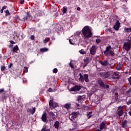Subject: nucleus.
I'll use <instances>...</instances> for the list:
<instances>
[{"label":"nucleus","instance_id":"nucleus-1","mask_svg":"<svg viewBox=\"0 0 131 131\" xmlns=\"http://www.w3.org/2000/svg\"><path fill=\"white\" fill-rule=\"evenodd\" d=\"M82 34L84 38H90L93 35L92 31L88 26H85L82 29Z\"/></svg>","mask_w":131,"mask_h":131},{"label":"nucleus","instance_id":"nucleus-2","mask_svg":"<svg viewBox=\"0 0 131 131\" xmlns=\"http://www.w3.org/2000/svg\"><path fill=\"white\" fill-rule=\"evenodd\" d=\"M111 50V46H107L106 48L105 51H104V53L105 56H108V55H111V56H114V53Z\"/></svg>","mask_w":131,"mask_h":131},{"label":"nucleus","instance_id":"nucleus-3","mask_svg":"<svg viewBox=\"0 0 131 131\" xmlns=\"http://www.w3.org/2000/svg\"><path fill=\"white\" fill-rule=\"evenodd\" d=\"M98 47L96 46H92V47L90 48V54L94 56V55L96 54L97 52V49Z\"/></svg>","mask_w":131,"mask_h":131},{"label":"nucleus","instance_id":"nucleus-4","mask_svg":"<svg viewBox=\"0 0 131 131\" xmlns=\"http://www.w3.org/2000/svg\"><path fill=\"white\" fill-rule=\"evenodd\" d=\"M99 75H100L101 77H104V78H108V77L110 76V72H100L99 73Z\"/></svg>","mask_w":131,"mask_h":131},{"label":"nucleus","instance_id":"nucleus-5","mask_svg":"<svg viewBox=\"0 0 131 131\" xmlns=\"http://www.w3.org/2000/svg\"><path fill=\"white\" fill-rule=\"evenodd\" d=\"M77 117V113H73L71 115H70L69 118L73 122H75L74 120Z\"/></svg>","mask_w":131,"mask_h":131},{"label":"nucleus","instance_id":"nucleus-6","mask_svg":"<svg viewBox=\"0 0 131 131\" xmlns=\"http://www.w3.org/2000/svg\"><path fill=\"white\" fill-rule=\"evenodd\" d=\"M49 106L51 109H54V108H56V107H58V103L56 102H53V100H51L49 101Z\"/></svg>","mask_w":131,"mask_h":131},{"label":"nucleus","instance_id":"nucleus-7","mask_svg":"<svg viewBox=\"0 0 131 131\" xmlns=\"http://www.w3.org/2000/svg\"><path fill=\"white\" fill-rule=\"evenodd\" d=\"M81 90V86L79 85H75L74 87H72L70 89L71 92H75V91H80Z\"/></svg>","mask_w":131,"mask_h":131},{"label":"nucleus","instance_id":"nucleus-8","mask_svg":"<svg viewBox=\"0 0 131 131\" xmlns=\"http://www.w3.org/2000/svg\"><path fill=\"white\" fill-rule=\"evenodd\" d=\"M31 19H32V16L29 14V12H27L26 16L24 17L23 20L25 21L26 20H31Z\"/></svg>","mask_w":131,"mask_h":131},{"label":"nucleus","instance_id":"nucleus-9","mask_svg":"<svg viewBox=\"0 0 131 131\" xmlns=\"http://www.w3.org/2000/svg\"><path fill=\"white\" fill-rule=\"evenodd\" d=\"M120 27V23H119V21L117 20L115 25L114 26V28L115 29V30H119Z\"/></svg>","mask_w":131,"mask_h":131},{"label":"nucleus","instance_id":"nucleus-10","mask_svg":"<svg viewBox=\"0 0 131 131\" xmlns=\"http://www.w3.org/2000/svg\"><path fill=\"white\" fill-rule=\"evenodd\" d=\"M100 129L102 130V129H107V127H106V122H102L100 125Z\"/></svg>","mask_w":131,"mask_h":131},{"label":"nucleus","instance_id":"nucleus-11","mask_svg":"<svg viewBox=\"0 0 131 131\" xmlns=\"http://www.w3.org/2000/svg\"><path fill=\"white\" fill-rule=\"evenodd\" d=\"M124 49H125L126 51H128L129 50H130V44L127 42L124 43Z\"/></svg>","mask_w":131,"mask_h":131},{"label":"nucleus","instance_id":"nucleus-12","mask_svg":"<svg viewBox=\"0 0 131 131\" xmlns=\"http://www.w3.org/2000/svg\"><path fill=\"white\" fill-rule=\"evenodd\" d=\"M41 120L43 121V122H46V121H47V113H43L41 116Z\"/></svg>","mask_w":131,"mask_h":131},{"label":"nucleus","instance_id":"nucleus-13","mask_svg":"<svg viewBox=\"0 0 131 131\" xmlns=\"http://www.w3.org/2000/svg\"><path fill=\"white\" fill-rule=\"evenodd\" d=\"M83 76H84V80H85V82H90V79H89V75L86 74H84Z\"/></svg>","mask_w":131,"mask_h":131},{"label":"nucleus","instance_id":"nucleus-14","mask_svg":"<svg viewBox=\"0 0 131 131\" xmlns=\"http://www.w3.org/2000/svg\"><path fill=\"white\" fill-rule=\"evenodd\" d=\"M123 113H124L123 110H117V115H118L119 117L122 116V115H123Z\"/></svg>","mask_w":131,"mask_h":131},{"label":"nucleus","instance_id":"nucleus-15","mask_svg":"<svg viewBox=\"0 0 131 131\" xmlns=\"http://www.w3.org/2000/svg\"><path fill=\"white\" fill-rule=\"evenodd\" d=\"M18 51H19V48L18 47V46H15L13 47V49L12 50V51L13 53H18Z\"/></svg>","mask_w":131,"mask_h":131},{"label":"nucleus","instance_id":"nucleus-16","mask_svg":"<svg viewBox=\"0 0 131 131\" xmlns=\"http://www.w3.org/2000/svg\"><path fill=\"white\" fill-rule=\"evenodd\" d=\"M41 131H51V129L48 128V126H47L46 125H44Z\"/></svg>","mask_w":131,"mask_h":131},{"label":"nucleus","instance_id":"nucleus-17","mask_svg":"<svg viewBox=\"0 0 131 131\" xmlns=\"http://www.w3.org/2000/svg\"><path fill=\"white\" fill-rule=\"evenodd\" d=\"M59 125H60V123L59 122V121H56L54 125L55 128H56V129H58Z\"/></svg>","mask_w":131,"mask_h":131},{"label":"nucleus","instance_id":"nucleus-18","mask_svg":"<svg viewBox=\"0 0 131 131\" xmlns=\"http://www.w3.org/2000/svg\"><path fill=\"white\" fill-rule=\"evenodd\" d=\"M28 112H29L31 114H34L35 113V107L33 108L32 110L30 108L28 109Z\"/></svg>","mask_w":131,"mask_h":131},{"label":"nucleus","instance_id":"nucleus-19","mask_svg":"<svg viewBox=\"0 0 131 131\" xmlns=\"http://www.w3.org/2000/svg\"><path fill=\"white\" fill-rule=\"evenodd\" d=\"M100 63L102 66H107L108 64V61L107 60H104V61H100Z\"/></svg>","mask_w":131,"mask_h":131},{"label":"nucleus","instance_id":"nucleus-20","mask_svg":"<svg viewBox=\"0 0 131 131\" xmlns=\"http://www.w3.org/2000/svg\"><path fill=\"white\" fill-rule=\"evenodd\" d=\"M99 84H100V86L101 88H103V86H105V84H104V82L102 81V80H99L98 81Z\"/></svg>","mask_w":131,"mask_h":131},{"label":"nucleus","instance_id":"nucleus-21","mask_svg":"<svg viewBox=\"0 0 131 131\" xmlns=\"http://www.w3.org/2000/svg\"><path fill=\"white\" fill-rule=\"evenodd\" d=\"M80 78H79V81H81V82H83L84 81V76L81 75V74H79Z\"/></svg>","mask_w":131,"mask_h":131},{"label":"nucleus","instance_id":"nucleus-22","mask_svg":"<svg viewBox=\"0 0 131 131\" xmlns=\"http://www.w3.org/2000/svg\"><path fill=\"white\" fill-rule=\"evenodd\" d=\"M71 106V103H66L64 105V108H66V109H69Z\"/></svg>","mask_w":131,"mask_h":131},{"label":"nucleus","instance_id":"nucleus-23","mask_svg":"<svg viewBox=\"0 0 131 131\" xmlns=\"http://www.w3.org/2000/svg\"><path fill=\"white\" fill-rule=\"evenodd\" d=\"M124 31L125 32H127V33L131 32V28H125Z\"/></svg>","mask_w":131,"mask_h":131},{"label":"nucleus","instance_id":"nucleus-24","mask_svg":"<svg viewBox=\"0 0 131 131\" xmlns=\"http://www.w3.org/2000/svg\"><path fill=\"white\" fill-rule=\"evenodd\" d=\"M48 51H49V49L46 48H41L40 49V51L42 53H45V52H48Z\"/></svg>","mask_w":131,"mask_h":131},{"label":"nucleus","instance_id":"nucleus-25","mask_svg":"<svg viewBox=\"0 0 131 131\" xmlns=\"http://www.w3.org/2000/svg\"><path fill=\"white\" fill-rule=\"evenodd\" d=\"M92 113H93L92 112H89L87 113L86 116L88 119L91 118V117H92Z\"/></svg>","mask_w":131,"mask_h":131},{"label":"nucleus","instance_id":"nucleus-26","mask_svg":"<svg viewBox=\"0 0 131 131\" xmlns=\"http://www.w3.org/2000/svg\"><path fill=\"white\" fill-rule=\"evenodd\" d=\"M79 52L80 53V54H81V55H84L85 54V51H84V50L83 49H81V50L79 51Z\"/></svg>","mask_w":131,"mask_h":131},{"label":"nucleus","instance_id":"nucleus-27","mask_svg":"<svg viewBox=\"0 0 131 131\" xmlns=\"http://www.w3.org/2000/svg\"><path fill=\"white\" fill-rule=\"evenodd\" d=\"M126 124H127L126 121H124V122H123L122 123V127H126Z\"/></svg>","mask_w":131,"mask_h":131},{"label":"nucleus","instance_id":"nucleus-28","mask_svg":"<svg viewBox=\"0 0 131 131\" xmlns=\"http://www.w3.org/2000/svg\"><path fill=\"white\" fill-rule=\"evenodd\" d=\"M50 41V38H46L44 41H43V42L44 43H47L48 42V41Z\"/></svg>","mask_w":131,"mask_h":131},{"label":"nucleus","instance_id":"nucleus-29","mask_svg":"<svg viewBox=\"0 0 131 131\" xmlns=\"http://www.w3.org/2000/svg\"><path fill=\"white\" fill-rule=\"evenodd\" d=\"M114 76L118 77L119 76V73L118 72H115L114 73Z\"/></svg>","mask_w":131,"mask_h":131},{"label":"nucleus","instance_id":"nucleus-30","mask_svg":"<svg viewBox=\"0 0 131 131\" xmlns=\"http://www.w3.org/2000/svg\"><path fill=\"white\" fill-rule=\"evenodd\" d=\"M127 94L128 95V96H131V89L127 91Z\"/></svg>","mask_w":131,"mask_h":131},{"label":"nucleus","instance_id":"nucleus-31","mask_svg":"<svg viewBox=\"0 0 131 131\" xmlns=\"http://www.w3.org/2000/svg\"><path fill=\"white\" fill-rule=\"evenodd\" d=\"M62 12L64 14H65V13H66L67 12V8H66V7H63Z\"/></svg>","mask_w":131,"mask_h":131},{"label":"nucleus","instance_id":"nucleus-32","mask_svg":"<svg viewBox=\"0 0 131 131\" xmlns=\"http://www.w3.org/2000/svg\"><path fill=\"white\" fill-rule=\"evenodd\" d=\"M24 72L27 73L28 72V68L27 67H25L24 69Z\"/></svg>","mask_w":131,"mask_h":131},{"label":"nucleus","instance_id":"nucleus-33","mask_svg":"<svg viewBox=\"0 0 131 131\" xmlns=\"http://www.w3.org/2000/svg\"><path fill=\"white\" fill-rule=\"evenodd\" d=\"M6 70V67L5 66H2L1 67V71L4 72Z\"/></svg>","mask_w":131,"mask_h":131},{"label":"nucleus","instance_id":"nucleus-34","mask_svg":"<svg viewBox=\"0 0 131 131\" xmlns=\"http://www.w3.org/2000/svg\"><path fill=\"white\" fill-rule=\"evenodd\" d=\"M49 114L51 117H54V113L50 112Z\"/></svg>","mask_w":131,"mask_h":131},{"label":"nucleus","instance_id":"nucleus-35","mask_svg":"<svg viewBox=\"0 0 131 131\" xmlns=\"http://www.w3.org/2000/svg\"><path fill=\"white\" fill-rule=\"evenodd\" d=\"M54 91H55L51 88L48 89V92H49L50 93H53V92H54Z\"/></svg>","mask_w":131,"mask_h":131},{"label":"nucleus","instance_id":"nucleus-36","mask_svg":"<svg viewBox=\"0 0 131 131\" xmlns=\"http://www.w3.org/2000/svg\"><path fill=\"white\" fill-rule=\"evenodd\" d=\"M70 66L73 69L74 68V64H73V63H72L71 62L70 63Z\"/></svg>","mask_w":131,"mask_h":131},{"label":"nucleus","instance_id":"nucleus-37","mask_svg":"<svg viewBox=\"0 0 131 131\" xmlns=\"http://www.w3.org/2000/svg\"><path fill=\"white\" fill-rule=\"evenodd\" d=\"M53 73H57L58 72V69L57 68L53 69Z\"/></svg>","mask_w":131,"mask_h":131},{"label":"nucleus","instance_id":"nucleus-38","mask_svg":"<svg viewBox=\"0 0 131 131\" xmlns=\"http://www.w3.org/2000/svg\"><path fill=\"white\" fill-rule=\"evenodd\" d=\"M82 98V96H78V98L77 99V101H80V100H81Z\"/></svg>","mask_w":131,"mask_h":131},{"label":"nucleus","instance_id":"nucleus-39","mask_svg":"<svg viewBox=\"0 0 131 131\" xmlns=\"http://www.w3.org/2000/svg\"><path fill=\"white\" fill-rule=\"evenodd\" d=\"M96 43H100V42H101V39H97L96 40Z\"/></svg>","mask_w":131,"mask_h":131},{"label":"nucleus","instance_id":"nucleus-40","mask_svg":"<svg viewBox=\"0 0 131 131\" xmlns=\"http://www.w3.org/2000/svg\"><path fill=\"white\" fill-rule=\"evenodd\" d=\"M69 42L71 45H74V42H73V40H72V39H70L69 40Z\"/></svg>","mask_w":131,"mask_h":131},{"label":"nucleus","instance_id":"nucleus-41","mask_svg":"<svg viewBox=\"0 0 131 131\" xmlns=\"http://www.w3.org/2000/svg\"><path fill=\"white\" fill-rule=\"evenodd\" d=\"M123 108V106H120L118 107V110H123V109H122Z\"/></svg>","mask_w":131,"mask_h":131},{"label":"nucleus","instance_id":"nucleus-42","mask_svg":"<svg viewBox=\"0 0 131 131\" xmlns=\"http://www.w3.org/2000/svg\"><path fill=\"white\" fill-rule=\"evenodd\" d=\"M104 89H109L108 85H104V86L103 87Z\"/></svg>","mask_w":131,"mask_h":131},{"label":"nucleus","instance_id":"nucleus-43","mask_svg":"<svg viewBox=\"0 0 131 131\" xmlns=\"http://www.w3.org/2000/svg\"><path fill=\"white\" fill-rule=\"evenodd\" d=\"M5 92V90L4 89H0V94H2V93H4Z\"/></svg>","mask_w":131,"mask_h":131},{"label":"nucleus","instance_id":"nucleus-44","mask_svg":"<svg viewBox=\"0 0 131 131\" xmlns=\"http://www.w3.org/2000/svg\"><path fill=\"white\" fill-rule=\"evenodd\" d=\"M9 42H10V43H11V45H15V42H14V41L13 40H10Z\"/></svg>","mask_w":131,"mask_h":131},{"label":"nucleus","instance_id":"nucleus-45","mask_svg":"<svg viewBox=\"0 0 131 131\" xmlns=\"http://www.w3.org/2000/svg\"><path fill=\"white\" fill-rule=\"evenodd\" d=\"M127 105H130L131 104V99L129 100L127 102Z\"/></svg>","mask_w":131,"mask_h":131},{"label":"nucleus","instance_id":"nucleus-46","mask_svg":"<svg viewBox=\"0 0 131 131\" xmlns=\"http://www.w3.org/2000/svg\"><path fill=\"white\" fill-rule=\"evenodd\" d=\"M6 13L7 14V15H11V13H10V11H9V10H7L6 11Z\"/></svg>","mask_w":131,"mask_h":131},{"label":"nucleus","instance_id":"nucleus-47","mask_svg":"<svg viewBox=\"0 0 131 131\" xmlns=\"http://www.w3.org/2000/svg\"><path fill=\"white\" fill-rule=\"evenodd\" d=\"M30 38L32 40H33L34 39V35H31L30 37Z\"/></svg>","mask_w":131,"mask_h":131},{"label":"nucleus","instance_id":"nucleus-48","mask_svg":"<svg viewBox=\"0 0 131 131\" xmlns=\"http://www.w3.org/2000/svg\"><path fill=\"white\" fill-rule=\"evenodd\" d=\"M20 3L21 5H23L24 4V0H20Z\"/></svg>","mask_w":131,"mask_h":131},{"label":"nucleus","instance_id":"nucleus-49","mask_svg":"<svg viewBox=\"0 0 131 131\" xmlns=\"http://www.w3.org/2000/svg\"><path fill=\"white\" fill-rule=\"evenodd\" d=\"M128 81L131 85V77L128 78Z\"/></svg>","mask_w":131,"mask_h":131},{"label":"nucleus","instance_id":"nucleus-50","mask_svg":"<svg viewBox=\"0 0 131 131\" xmlns=\"http://www.w3.org/2000/svg\"><path fill=\"white\" fill-rule=\"evenodd\" d=\"M6 9H7V6H3L2 8L3 10H6Z\"/></svg>","mask_w":131,"mask_h":131},{"label":"nucleus","instance_id":"nucleus-51","mask_svg":"<svg viewBox=\"0 0 131 131\" xmlns=\"http://www.w3.org/2000/svg\"><path fill=\"white\" fill-rule=\"evenodd\" d=\"M13 66V63H10V66H9V68H11Z\"/></svg>","mask_w":131,"mask_h":131},{"label":"nucleus","instance_id":"nucleus-52","mask_svg":"<svg viewBox=\"0 0 131 131\" xmlns=\"http://www.w3.org/2000/svg\"><path fill=\"white\" fill-rule=\"evenodd\" d=\"M108 31H109L110 32H112V29H111V28L109 29H108Z\"/></svg>","mask_w":131,"mask_h":131},{"label":"nucleus","instance_id":"nucleus-53","mask_svg":"<svg viewBox=\"0 0 131 131\" xmlns=\"http://www.w3.org/2000/svg\"><path fill=\"white\" fill-rule=\"evenodd\" d=\"M116 69H117V70H121V68H117Z\"/></svg>","mask_w":131,"mask_h":131},{"label":"nucleus","instance_id":"nucleus-54","mask_svg":"<svg viewBox=\"0 0 131 131\" xmlns=\"http://www.w3.org/2000/svg\"><path fill=\"white\" fill-rule=\"evenodd\" d=\"M1 13H2V14H3V13H4V9H2L1 10Z\"/></svg>","mask_w":131,"mask_h":131},{"label":"nucleus","instance_id":"nucleus-55","mask_svg":"<svg viewBox=\"0 0 131 131\" xmlns=\"http://www.w3.org/2000/svg\"><path fill=\"white\" fill-rule=\"evenodd\" d=\"M113 78H114V79H116L118 78V77H116L113 76Z\"/></svg>","mask_w":131,"mask_h":131},{"label":"nucleus","instance_id":"nucleus-56","mask_svg":"<svg viewBox=\"0 0 131 131\" xmlns=\"http://www.w3.org/2000/svg\"><path fill=\"white\" fill-rule=\"evenodd\" d=\"M77 11H80V7H77Z\"/></svg>","mask_w":131,"mask_h":131},{"label":"nucleus","instance_id":"nucleus-57","mask_svg":"<svg viewBox=\"0 0 131 131\" xmlns=\"http://www.w3.org/2000/svg\"><path fill=\"white\" fill-rule=\"evenodd\" d=\"M128 114L130 115V116H131V111L128 112Z\"/></svg>","mask_w":131,"mask_h":131},{"label":"nucleus","instance_id":"nucleus-58","mask_svg":"<svg viewBox=\"0 0 131 131\" xmlns=\"http://www.w3.org/2000/svg\"><path fill=\"white\" fill-rule=\"evenodd\" d=\"M129 42L131 43V37H130V39H129Z\"/></svg>","mask_w":131,"mask_h":131},{"label":"nucleus","instance_id":"nucleus-59","mask_svg":"<svg viewBox=\"0 0 131 131\" xmlns=\"http://www.w3.org/2000/svg\"><path fill=\"white\" fill-rule=\"evenodd\" d=\"M116 96H117V97H118V94L116 93Z\"/></svg>","mask_w":131,"mask_h":131},{"label":"nucleus","instance_id":"nucleus-60","mask_svg":"<svg viewBox=\"0 0 131 131\" xmlns=\"http://www.w3.org/2000/svg\"><path fill=\"white\" fill-rule=\"evenodd\" d=\"M77 106H79V104H77Z\"/></svg>","mask_w":131,"mask_h":131},{"label":"nucleus","instance_id":"nucleus-61","mask_svg":"<svg viewBox=\"0 0 131 131\" xmlns=\"http://www.w3.org/2000/svg\"><path fill=\"white\" fill-rule=\"evenodd\" d=\"M88 63H86L85 64V66Z\"/></svg>","mask_w":131,"mask_h":131}]
</instances>
